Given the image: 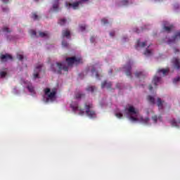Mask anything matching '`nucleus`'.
<instances>
[{
	"instance_id": "nucleus-5",
	"label": "nucleus",
	"mask_w": 180,
	"mask_h": 180,
	"mask_svg": "<svg viewBox=\"0 0 180 180\" xmlns=\"http://www.w3.org/2000/svg\"><path fill=\"white\" fill-rule=\"evenodd\" d=\"M84 108L86 109V115H87V116L89 117L90 119H94V117H96V112L91 110L93 108L92 104H88L86 103L84 104Z\"/></svg>"
},
{
	"instance_id": "nucleus-50",
	"label": "nucleus",
	"mask_w": 180,
	"mask_h": 180,
	"mask_svg": "<svg viewBox=\"0 0 180 180\" xmlns=\"http://www.w3.org/2000/svg\"><path fill=\"white\" fill-rule=\"evenodd\" d=\"M179 50L175 49V53H179Z\"/></svg>"
},
{
	"instance_id": "nucleus-35",
	"label": "nucleus",
	"mask_w": 180,
	"mask_h": 180,
	"mask_svg": "<svg viewBox=\"0 0 180 180\" xmlns=\"http://www.w3.org/2000/svg\"><path fill=\"white\" fill-rule=\"evenodd\" d=\"M115 116L118 117V119H122V117H123V114H122L121 112H118L115 114Z\"/></svg>"
},
{
	"instance_id": "nucleus-32",
	"label": "nucleus",
	"mask_w": 180,
	"mask_h": 180,
	"mask_svg": "<svg viewBox=\"0 0 180 180\" xmlns=\"http://www.w3.org/2000/svg\"><path fill=\"white\" fill-rule=\"evenodd\" d=\"M32 19H34V20H39V15H37V14H36V13H33Z\"/></svg>"
},
{
	"instance_id": "nucleus-3",
	"label": "nucleus",
	"mask_w": 180,
	"mask_h": 180,
	"mask_svg": "<svg viewBox=\"0 0 180 180\" xmlns=\"http://www.w3.org/2000/svg\"><path fill=\"white\" fill-rule=\"evenodd\" d=\"M128 115H129V120L131 122H139V118L137 117V115H139V111L136 110V108L133 106H129L127 109Z\"/></svg>"
},
{
	"instance_id": "nucleus-22",
	"label": "nucleus",
	"mask_w": 180,
	"mask_h": 180,
	"mask_svg": "<svg viewBox=\"0 0 180 180\" xmlns=\"http://www.w3.org/2000/svg\"><path fill=\"white\" fill-rule=\"evenodd\" d=\"M139 120H140V122H141L142 123L147 124V123H148V122H150V118H148V117L144 118V117H141Z\"/></svg>"
},
{
	"instance_id": "nucleus-24",
	"label": "nucleus",
	"mask_w": 180,
	"mask_h": 180,
	"mask_svg": "<svg viewBox=\"0 0 180 180\" xmlns=\"http://www.w3.org/2000/svg\"><path fill=\"white\" fill-rule=\"evenodd\" d=\"M91 74L92 75H95L96 78H99V74H98V71H96V69H95V68H93L91 69Z\"/></svg>"
},
{
	"instance_id": "nucleus-36",
	"label": "nucleus",
	"mask_w": 180,
	"mask_h": 180,
	"mask_svg": "<svg viewBox=\"0 0 180 180\" xmlns=\"http://www.w3.org/2000/svg\"><path fill=\"white\" fill-rule=\"evenodd\" d=\"M101 22L103 23V25H108V23H109V22L108 21V19L106 18H103L101 20Z\"/></svg>"
},
{
	"instance_id": "nucleus-7",
	"label": "nucleus",
	"mask_w": 180,
	"mask_h": 180,
	"mask_svg": "<svg viewBox=\"0 0 180 180\" xmlns=\"http://www.w3.org/2000/svg\"><path fill=\"white\" fill-rule=\"evenodd\" d=\"M70 107L72 108L73 112H79V115L81 116L85 113V110L81 108V107H79L77 103H72Z\"/></svg>"
},
{
	"instance_id": "nucleus-13",
	"label": "nucleus",
	"mask_w": 180,
	"mask_h": 180,
	"mask_svg": "<svg viewBox=\"0 0 180 180\" xmlns=\"http://www.w3.org/2000/svg\"><path fill=\"white\" fill-rule=\"evenodd\" d=\"M157 105L159 110H162V109H164V101L161 100L160 98H158Z\"/></svg>"
},
{
	"instance_id": "nucleus-53",
	"label": "nucleus",
	"mask_w": 180,
	"mask_h": 180,
	"mask_svg": "<svg viewBox=\"0 0 180 180\" xmlns=\"http://www.w3.org/2000/svg\"><path fill=\"white\" fill-rule=\"evenodd\" d=\"M35 1H39V0H35Z\"/></svg>"
},
{
	"instance_id": "nucleus-2",
	"label": "nucleus",
	"mask_w": 180,
	"mask_h": 180,
	"mask_svg": "<svg viewBox=\"0 0 180 180\" xmlns=\"http://www.w3.org/2000/svg\"><path fill=\"white\" fill-rule=\"evenodd\" d=\"M51 70L53 72H56V74H61L62 71L67 72L68 71V67L65 66L64 63L57 62L51 65Z\"/></svg>"
},
{
	"instance_id": "nucleus-31",
	"label": "nucleus",
	"mask_w": 180,
	"mask_h": 180,
	"mask_svg": "<svg viewBox=\"0 0 180 180\" xmlns=\"http://www.w3.org/2000/svg\"><path fill=\"white\" fill-rule=\"evenodd\" d=\"M122 5L126 6V5H129V0H122L121 1Z\"/></svg>"
},
{
	"instance_id": "nucleus-28",
	"label": "nucleus",
	"mask_w": 180,
	"mask_h": 180,
	"mask_svg": "<svg viewBox=\"0 0 180 180\" xmlns=\"http://www.w3.org/2000/svg\"><path fill=\"white\" fill-rule=\"evenodd\" d=\"M48 36L47 32H39V37H47Z\"/></svg>"
},
{
	"instance_id": "nucleus-48",
	"label": "nucleus",
	"mask_w": 180,
	"mask_h": 180,
	"mask_svg": "<svg viewBox=\"0 0 180 180\" xmlns=\"http://www.w3.org/2000/svg\"><path fill=\"white\" fill-rule=\"evenodd\" d=\"M7 40H12V37L11 36H8L7 37Z\"/></svg>"
},
{
	"instance_id": "nucleus-19",
	"label": "nucleus",
	"mask_w": 180,
	"mask_h": 180,
	"mask_svg": "<svg viewBox=\"0 0 180 180\" xmlns=\"http://www.w3.org/2000/svg\"><path fill=\"white\" fill-rule=\"evenodd\" d=\"M88 92H91L94 93L95 92V91H96V88L95 87V86H89L86 88V89Z\"/></svg>"
},
{
	"instance_id": "nucleus-4",
	"label": "nucleus",
	"mask_w": 180,
	"mask_h": 180,
	"mask_svg": "<svg viewBox=\"0 0 180 180\" xmlns=\"http://www.w3.org/2000/svg\"><path fill=\"white\" fill-rule=\"evenodd\" d=\"M44 92L48 98H46V102H49V101H53L56 98V95L57 94V91L56 89H52V91L49 89H44Z\"/></svg>"
},
{
	"instance_id": "nucleus-46",
	"label": "nucleus",
	"mask_w": 180,
	"mask_h": 180,
	"mask_svg": "<svg viewBox=\"0 0 180 180\" xmlns=\"http://www.w3.org/2000/svg\"><path fill=\"white\" fill-rule=\"evenodd\" d=\"M149 91H153V85H149Z\"/></svg>"
},
{
	"instance_id": "nucleus-49",
	"label": "nucleus",
	"mask_w": 180,
	"mask_h": 180,
	"mask_svg": "<svg viewBox=\"0 0 180 180\" xmlns=\"http://www.w3.org/2000/svg\"><path fill=\"white\" fill-rule=\"evenodd\" d=\"M136 33H140V30H137L135 31Z\"/></svg>"
},
{
	"instance_id": "nucleus-21",
	"label": "nucleus",
	"mask_w": 180,
	"mask_h": 180,
	"mask_svg": "<svg viewBox=\"0 0 180 180\" xmlns=\"http://www.w3.org/2000/svg\"><path fill=\"white\" fill-rule=\"evenodd\" d=\"M1 32H3L4 33H11L12 30H10L8 27H3V28L1 29Z\"/></svg>"
},
{
	"instance_id": "nucleus-9",
	"label": "nucleus",
	"mask_w": 180,
	"mask_h": 180,
	"mask_svg": "<svg viewBox=\"0 0 180 180\" xmlns=\"http://www.w3.org/2000/svg\"><path fill=\"white\" fill-rule=\"evenodd\" d=\"M43 67L42 64L38 65L34 69V78H39V72L41 71V68Z\"/></svg>"
},
{
	"instance_id": "nucleus-18",
	"label": "nucleus",
	"mask_w": 180,
	"mask_h": 180,
	"mask_svg": "<svg viewBox=\"0 0 180 180\" xmlns=\"http://www.w3.org/2000/svg\"><path fill=\"white\" fill-rule=\"evenodd\" d=\"M146 44H147V42H146V41L141 42L140 40L139 39V40L137 41L136 47H146Z\"/></svg>"
},
{
	"instance_id": "nucleus-33",
	"label": "nucleus",
	"mask_w": 180,
	"mask_h": 180,
	"mask_svg": "<svg viewBox=\"0 0 180 180\" xmlns=\"http://www.w3.org/2000/svg\"><path fill=\"white\" fill-rule=\"evenodd\" d=\"M141 75H143V72H136L135 73V77L137 78H139V77H141Z\"/></svg>"
},
{
	"instance_id": "nucleus-20",
	"label": "nucleus",
	"mask_w": 180,
	"mask_h": 180,
	"mask_svg": "<svg viewBox=\"0 0 180 180\" xmlns=\"http://www.w3.org/2000/svg\"><path fill=\"white\" fill-rule=\"evenodd\" d=\"M147 99H148V102H150V103H151L152 105L155 104V99L154 98V97H153L151 96H148Z\"/></svg>"
},
{
	"instance_id": "nucleus-40",
	"label": "nucleus",
	"mask_w": 180,
	"mask_h": 180,
	"mask_svg": "<svg viewBox=\"0 0 180 180\" xmlns=\"http://www.w3.org/2000/svg\"><path fill=\"white\" fill-rule=\"evenodd\" d=\"M86 28V27L85 25H80L79 26V29L82 32H84V30H85Z\"/></svg>"
},
{
	"instance_id": "nucleus-44",
	"label": "nucleus",
	"mask_w": 180,
	"mask_h": 180,
	"mask_svg": "<svg viewBox=\"0 0 180 180\" xmlns=\"http://www.w3.org/2000/svg\"><path fill=\"white\" fill-rule=\"evenodd\" d=\"M110 36H111V37H113L115 36V32H110Z\"/></svg>"
},
{
	"instance_id": "nucleus-47",
	"label": "nucleus",
	"mask_w": 180,
	"mask_h": 180,
	"mask_svg": "<svg viewBox=\"0 0 180 180\" xmlns=\"http://www.w3.org/2000/svg\"><path fill=\"white\" fill-rule=\"evenodd\" d=\"M87 1L89 0H79V2H81V4H82V2H87Z\"/></svg>"
},
{
	"instance_id": "nucleus-25",
	"label": "nucleus",
	"mask_w": 180,
	"mask_h": 180,
	"mask_svg": "<svg viewBox=\"0 0 180 180\" xmlns=\"http://www.w3.org/2000/svg\"><path fill=\"white\" fill-rule=\"evenodd\" d=\"M81 98H85V94L81 93L75 94V99H81Z\"/></svg>"
},
{
	"instance_id": "nucleus-37",
	"label": "nucleus",
	"mask_w": 180,
	"mask_h": 180,
	"mask_svg": "<svg viewBox=\"0 0 180 180\" xmlns=\"http://www.w3.org/2000/svg\"><path fill=\"white\" fill-rule=\"evenodd\" d=\"M62 46L63 47H68V43H67V41H63Z\"/></svg>"
},
{
	"instance_id": "nucleus-41",
	"label": "nucleus",
	"mask_w": 180,
	"mask_h": 180,
	"mask_svg": "<svg viewBox=\"0 0 180 180\" xmlns=\"http://www.w3.org/2000/svg\"><path fill=\"white\" fill-rule=\"evenodd\" d=\"M2 11H3V12H4V13H7V12H9V8H8V7L3 8H2Z\"/></svg>"
},
{
	"instance_id": "nucleus-27",
	"label": "nucleus",
	"mask_w": 180,
	"mask_h": 180,
	"mask_svg": "<svg viewBox=\"0 0 180 180\" xmlns=\"http://www.w3.org/2000/svg\"><path fill=\"white\" fill-rule=\"evenodd\" d=\"M8 75L6 72L0 71V78H5Z\"/></svg>"
},
{
	"instance_id": "nucleus-38",
	"label": "nucleus",
	"mask_w": 180,
	"mask_h": 180,
	"mask_svg": "<svg viewBox=\"0 0 180 180\" xmlns=\"http://www.w3.org/2000/svg\"><path fill=\"white\" fill-rule=\"evenodd\" d=\"M179 81H180V77H176L173 79V83L174 84H176V82H179Z\"/></svg>"
},
{
	"instance_id": "nucleus-54",
	"label": "nucleus",
	"mask_w": 180,
	"mask_h": 180,
	"mask_svg": "<svg viewBox=\"0 0 180 180\" xmlns=\"http://www.w3.org/2000/svg\"><path fill=\"white\" fill-rule=\"evenodd\" d=\"M179 123H180V121L179 122Z\"/></svg>"
},
{
	"instance_id": "nucleus-45",
	"label": "nucleus",
	"mask_w": 180,
	"mask_h": 180,
	"mask_svg": "<svg viewBox=\"0 0 180 180\" xmlns=\"http://www.w3.org/2000/svg\"><path fill=\"white\" fill-rule=\"evenodd\" d=\"M90 40L91 43H94L95 41V38L94 37H91Z\"/></svg>"
},
{
	"instance_id": "nucleus-16",
	"label": "nucleus",
	"mask_w": 180,
	"mask_h": 180,
	"mask_svg": "<svg viewBox=\"0 0 180 180\" xmlns=\"http://www.w3.org/2000/svg\"><path fill=\"white\" fill-rule=\"evenodd\" d=\"M163 29L164 30H165V32H167V33H169V32H171V30L174 29V25L170 24V25H167V26L164 25Z\"/></svg>"
},
{
	"instance_id": "nucleus-51",
	"label": "nucleus",
	"mask_w": 180,
	"mask_h": 180,
	"mask_svg": "<svg viewBox=\"0 0 180 180\" xmlns=\"http://www.w3.org/2000/svg\"><path fill=\"white\" fill-rule=\"evenodd\" d=\"M112 70H110L109 71V73H110V74H112Z\"/></svg>"
},
{
	"instance_id": "nucleus-17",
	"label": "nucleus",
	"mask_w": 180,
	"mask_h": 180,
	"mask_svg": "<svg viewBox=\"0 0 180 180\" xmlns=\"http://www.w3.org/2000/svg\"><path fill=\"white\" fill-rule=\"evenodd\" d=\"M62 36L63 37H67V39H69L70 36H71V32L69 30H63L62 32Z\"/></svg>"
},
{
	"instance_id": "nucleus-29",
	"label": "nucleus",
	"mask_w": 180,
	"mask_h": 180,
	"mask_svg": "<svg viewBox=\"0 0 180 180\" xmlns=\"http://www.w3.org/2000/svg\"><path fill=\"white\" fill-rule=\"evenodd\" d=\"M30 34L31 36H34L35 37H38L37 35L36 31H34L33 30H30Z\"/></svg>"
},
{
	"instance_id": "nucleus-12",
	"label": "nucleus",
	"mask_w": 180,
	"mask_h": 180,
	"mask_svg": "<svg viewBox=\"0 0 180 180\" xmlns=\"http://www.w3.org/2000/svg\"><path fill=\"white\" fill-rule=\"evenodd\" d=\"M101 88L103 89V88H107V89H110L112 88V83L110 82L104 81L101 83Z\"/></svg>"
},
{
	"instance_id": "nucleus-52",
	"label": "nucleus",
	"mask_w": 180,
	"mask_h": 180,
	"mask_svg": "<svg viewBox=\"0 0 180 180\" xmlns=\"http://www.w3.org/2000/svg\"><path fill=\"white\" fill-rule=\"evenodd\" d=\"M158 119H159V120H161V117H159Z\"/></svg>"
},
{
	"instance_id": "nucleus-11",
	"label": "nucleus",
	"mask_w": 180,
	"mask_h": 180,
	"mask_svg": "<svg viewBox=\"0 0 180 180\" xmlns=\"http://www.w3.org/2000/svg\"><path fill=\"white\" fill-rule=\"evenodd\" d=\"M172 63H173L174 68H176V70H180L179 59L174 58L172 60Z\"/></svg>"
},
{
	"instance_id": "nucleus-42",
	"label": "nucleus",
	"mask_w": 180,
	"mask_h": 180,
	"mask_svg": "<svg viewBox=\"0 0 180 180\" xmlns=\"http://www.w3.org/2000/svg\"><path fill=\"white\" fill-rule=\"evenodd\" d=\"M171 124L172 126H176V121H175V120H172L171 121Z\"/></svg>"
},
{
	"instance_id": "nucleus-6",
	"label": "nucleus",
	"mask_w": 180,
	"mask_h": 180,
	"mask_svg": "<svg viewBox=\"0 0 180 180\" xmlns=\"http://www.w3.org/2000/svg\"><path fill=\"white\" fill-rule=\"evenodd\" d=\"M66 61L68 63V67H71V65H72L73 64L82 63V58L73 56L72 58H67Z\"/></svg>"
},
{
	"instance_id": "nucleus-14",
	"label": "nucleus",
	"mask_w": 180,
	"mask_h": 180,
	"mask_svg": "<svg viewBox=\"0 0 180 180\" xmlns=\"http://www.w3.org/2000/svg\"><path fill=\"white\" fill-rule=\"evenodd\" d=\"M59 0H55L53 5V12H58L60 11L59 6Z\"/></svg>"
},
{
	"instance_id": "nucleus-8",
	"label": "nucleus",
	"mask_w": 180,
	"mask_h": 180,
	"mask_svg": "<svg viewBox=\"0 0 180 180\" xmlns=\"http://www.w3.org/2000/svg\"><path fill=\"white\" fill-rule=\"evenodd\" d=\"M65 5H66L67 8H68V9H70V8H72L73 9H77L78 8V6H79V5H81V1H77L73 4L66 3Z\"/></svg>"
},
{
	"instance_id": "nucleus-39",
	"label": "nucleus",
	"mask_w": 180,
	"mask_h": 180,
	"mask_svg": "<svg viewBox=\"0 0 180 180\" xmlns=\"http://www.w3.org/2000/svg\"><path fill=\"white\" fill-rule=\"evenodd\" d=\"M152 119L153 122L156 123L157 120H158V117H157V115H154L153 117H152Z\"/></svg>"
},
{
	"instance_id": "nucleus-10",
	"label": "nucleus",
	"mask_w": 180,
	"mask_h": 180,
	"mask_svg": "<svg viewBox=\"0 0 180 180\" xmlns=\"http://www.w3.org/2000/svg\"><path fill=\"white\" fill-rule=\"evenodd\" d=\"M124 70H125V72H126V75L127 77H131V65H130V63L126 65L124 67Z\"/></svg>"
},
{
	"instance_id": "nucleus-15",
	"label": "nucleus",
	"mask_w": 180,
	"mask_h": 180,
	"mask_svg": "<svg viewBox=\"0 0 180 180\" xmlns=\"http://www.w3.org/2000/svg\"><path fill=\"white\" fill-rule=\"evenodd\" d=\"M0 60L1 61H8V60H12V56L9 54L1 55L0 56Z\"/></svg>"
},
{
	"instance_id": "nucleus-1",
	"label": "nucleus",
	"mask_w": 180,
	"mask_h": 180,
	"mask_svg": "<svg viewBox=\"0 0 180 180\" xmlns=\"http://www.w3.org/2000/svg\"><path fill=\"white\" fill-rule=\"evenodd\" d=\"M169 72V69H158L156 75L154 76L152 84L157 88L158 84H161V77H165Z\"/></svg>"
},
{
	"instance_id": "nucleus-23",
	"label": "nucleus",
	"mask_w": 180,
	"mask_h": 180,
	"mask_svg": "<svg viewBox=\"0 0 180 180\" xmlns=\"http://www.w3.org/2000/svg\"><path fill=\"white\" fill-rule=\"evenodd\" d=\"M67 23V19L65 18H61L58 20V24L60 25V26H64Z\"/></svg>"
},
{
	"instance_id": "nucleus-34",
	"label": "nucleus",
	"mask_w": 180,
	"mask_h": 180,
	"mask_svg": "<svg viewBox=\"0 0 180 180\" xmlns=\"http://www.w3.org/2000/svg\"><path fill=\"white\" fill-rule=\"evenodd\" d=\"M17 58H18V60H20V61H22V60H23V55H22V54H18V55H17Z\"/></svg>"
},
{
	"instance_id": "nucleus-26",
	"label": "nucleus",
	"mask_w": 180,
	"mask_h": 180,
	"mask_svg": "<svg viewBox=\"0 0 180 180\" xmlns=\"http://www.w3.org/2000/svg\"><path fill=\"white\" fill-rule=\"evenodd\" d=\"M27 88L31 94H34V87L32 84L28 85Z\"/></svg>"
},
{
	"instance_id": "nucleus-30",
	"label": "nucleus",
	"mask_w": 180,
	"mask_h": 180,
	"mask_svg": "<svg viewBox=\"0 0 180 180\" xmlns=\"http://www.w3.org/2000/svg\"><path fill=\"white\" fill-rule=\"evenodd\" d=\"M143 54L144 56H151L152 53L151 51L147 49Z\"/></svg>"
},
{
	"instance_id": "nucleus-43",
	"label": "nucleus",
	"mask_w": 180,
	"mask_h": 180,
	"mask_svg": "<svg viewBox=\"0 0 180 180\" xmlns=\"http://www.w3.org/2000/svg\"><path fill=\"white\" fill-rule=\"evenodd\" d=\"M3 4H8L9 2V0H1Z\"/></svg>"
}]
</instances>
